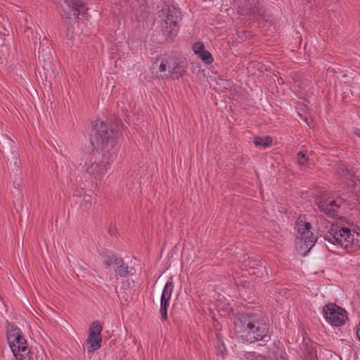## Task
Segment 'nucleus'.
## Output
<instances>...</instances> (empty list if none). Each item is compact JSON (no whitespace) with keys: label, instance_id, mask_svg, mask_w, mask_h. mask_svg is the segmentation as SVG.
Listing matches in <instances>:
<instances>
[{"label":"nucleus","instance_id":"6e6552de","mask_svg":"<svg viewBox=\"0 0 360 360\" xmlns=\"http://www.w3.org/2000/svg\"><path fill=\"white\" fill-rule=\"evenodd\" d=\"M326 320L333 326H340L347 319V311L335 304H328L323 307Z\"/></svg>","mask_w":360,"mask_h":360},{"label":"nucleus","instance_id":"a211bd4d","mask_svg":"<svg viewBox=\"0 0 360 360\" xmlns=\"http://www.w3.org/2000/svg\"><path fill=\"white\" fill-rule=\"evenodd\" d=\"M169 300H160V312L161 314L162 321L167 320V308L169 306Z\"/></svg>","mask_w":360,"mask_h":360},{"label":"nucleus","instance_id":"423d86ee","mask_svg":"<svg viewBox=\"0 0 360 360\" xmlns=\"http://www.w3.org/2000/svg\"><path fill=\"white\" fill-rule=\"evenodd\" d=\"M159 17L163 21L162 31L164 35L169 38L171 41L176 37L179 32V22L181 20V13L174 8L166 6L160 11Z\"/></svg>","mask_w":360,"mask_h":360},{"label":"nucleus","instance_id":"393cba45","mask_svg":"<svg viewBox=\"0 0 360 360\" xmlns=\"http://www.w3.org/2000/svg\"><path fill=\"white\" fill-rule=\"evenodd\" d=\"M297 162L300 165H304L308 161V158L306 157V154L303 152H299L297 155Z\"/></svg>","mask_w":360,"mask_h":360},{"label":"nucleus","instance_id":"5701e85b","mask_svg":"<svg viewBox=\"0 0 360 360\" xmlns=\"http://www.w3.org/2000/svg\"><path fill=\"white\" fill-rule=\"evenodd\" d=\"M193 51L195 55H200L205 49V46L201 42H196L193 45Z\"/></svg>","mask_w":360,"mask_h":360},{"label":"nucleus","instance_id":"f3484780","mask_svg":"<svg viewBox=\"0 0 360 360\" xmlns=\"http://www.w3.org/2000/svg\"><path fill=\"white\" fill-rule=\"evenodd\" d=\"M272 143V138L270 136H257L254 139V143L257 146H262L264 148L269 146Z\"/></svg>","mask_w":360,"mask_h":360},{"label":"nucleus","instance_id":"aec40b11","mask_svg":"<svg viewBox=\"0 0 360 360\" xmlns=\"http://www.w3.org/2000/svg\"><path fill=\"white\" fill-rule=\"evenodd\" d=\"M262 355L257 354L255 352H245L242 354V360H257L259 357H262Z\"/></svg>","mask_w":360,"mask_h":360},{"label":"nucleus","instance_id":"bb28decb","mask_svg":"<svg viewBox=\"0 0 360 360\" xmlns=\"http://www.w3.org/2000/svg\"><path fill=\"white\" fill-rule=\"evenodd\" d=\"M354 134L357 137L360 138V129H355L354 130Z\"/></svg>","mask_w":360,"mask_h":360},{"label":"nucleus","instance_id":"c85d7f7f","mask_svg":"<svg viewBox=\"0 0 360 360\" xmlns=\"http://www.w3.org/2000/svg\"><path fill=\"white\" fill-rule=\"evenodd\" d=\"M34 46H36V45H37V40H35V41L34 42Z\"/></svg>","mask_w":360,"mask_h":360},{"label":"nucleus","instance_id":"2eb2a0df","mask_svg":"<svg viewBox=\"0 0 360 360\" xmlns=\"http://www.w3.org/2000/svg\"><path fill=\"white\" fill-rule=\"evenodd\" d=\"M115 264L116 268L115 269L116 276L126 277L129 275V268L124 264L122 258H120Z\"/></svg>","mask_w":360,"mask_h":360},{"label":"nucleus","instance_id":"9b49d317","mask_svg":"<svg viewBox=\"0 0 360 360\" xmlns=\"http://www.w3.org/2000/svg\"><path fill=\"white\" fill-rule=\"evenodd\" d=\"M61 9L67 18H71L72 16L78 17L79 15H84L86 10L81 0H64L61 4Z\"/></svg>","mask_w":360,"mask_h":360},{"label":"nucleus","instance_id":"9d476101","mask_svg":"<svg viewBox=\"0 0 360 360\" xmlns=\"http://www.w3.org/2000/svg\"><path fill=\"white\" fill-rule=\"evenodd\" d=\"M319 210L327 217L336 218L339 216V212L342 201L340 200H333L321 197L315 200Z\"/></svg>","mask_w":360,"mask_h":360},{"label":"nucleus","instance_id":"b1692460","mask_svg":"<svg viewBox=\"0 0 360 360\" xmlns=\"http://www.w3.org/2000/svg\"><path fill=\"white\" fill-rule=\"evenodd\" d=\"M172 67L173 65L169 64V67L167 65H165V72H160V77L162 78H169L171 77V73L172 72Z\"/></svg>","mask_w":360,"mask_h":360},{"label":"nucleus","instance_id":"f8f14e48","mask_svg":"<svg viewBox=\"0 0 360 360\" xmlns=\"http://www.w3.org/2000/svg\"><path fill=\"white\" fill-rule=\"evenodd\" d=\"M238 12L243 15H264V11L260 6L259 0H242L238 6Z\"/></svg>","mask_w":360,"mask_h":360},{"label":"nucleus","instance_id":"20e7f679","mask_svg":"<svg viewBox=\"0 0 360 360\" xmlns=\"http://www.w3.org/2000/svg\"><path fill=\"white\" fill-rule=\"evenodd\" d=\"M7 333L8 345L16 360H37V355L28 348L27 340L18 327L9 324Z\"/></svg>","mask_w":360,"mask_h":360},{"label":"nucleus","instance_id":"4468645a","mask_svg":"<svg viewBox=\"0 0 360 360\" xmlns=\"http://www.w3.org/2000/svg\"><path fill=\"white\" fill-rule=\"evenodd\" d=\"M316 221H317V229H318V233L317 234L319 236V238L323 237V235L328 231L326 229L330 226V222L329 221L326 220L325 218H323L321 216L316 217Z\"/></svg>","mask_w":360,"mask_h":360},{"label":"nucleus","instance_id":"f257e3e1","mask_svg":"<svg viewBox=\"0 0 360 360\" xmlns=\"http://www.w3.org/2000/svg\"><path fill=\"white\" fill-rule=\"evenodd\" d=\"M122 125L120 120L116 122L117 129H109L108 126L103 121L97 120L94 125V134L91 137V144H96L102 149V155L96 148L92 150L89 154H85L83 158V171L89 177L101 180L107 174L110 165L117 157L115 150L113 149L115 141V139L120 133L119 126Z\"/></svg>","mask_w":360,"mask_h":360},{"label":"nucleus","instance_id":"7ed1b4c3","mask_svg":"<svg viewBox=\"0 0 360 360\" xmlns=\"http://www.w3.org/2000/svg\"><path fill=\"white\" fill-rule=\"evenodd\" d=\"M323 239L328 250L332 246L340 247L348 252L360 249V233L337 224H330L329 230L323 235Z\"/></svg>","mask_w":360,"mask_h":360},{"label":"nucleus","instance_id":"0eeeda50","mask_svg":"<svg viewBox=\"0 0 360 360\" xmlns=\"http://www.w3.org/2000/svg\"><path fill=\"white\" fill-rule=\"evenodd\" d=\"M173 65L170 79L172 80L179 79L185 74L187 69V62L185 58H177L172 56H165L158 58L153 64V68H158L159 72L165 71V65L169 67Z\"/></svg>","mask_w":360,"mask_h":360},{"label":"nucleus","instance_id":"4be33fe9","mask_svg":"<svg viewBox=\"0 0 360 360\" xmlns=\"http://www.w3.org/2000/svg\"><path fill=\"white\" fill-rule=\"evenodd\" d=\"M80 205L84 210L89 209L91 206V197L89 195H84L82 198Z\"/></svg>","mask_w":360,"mask_h":360},{"label":"nucleus","instance_id":"412c9836","mask_svg":"<svg viewBox=\"0 0 360 360\" xmlns=\"http://www.w3.org/2000/svg\"><path fill=\"white\" fill-rule=\"evenodd\" d=\"M198 57L200 58L206 64H211L214 60L211 53L206 50H204L200 55H198Z\"/></svg>","mask_w":360,"mask_h":360},{"label":"nucleus","instance_id":"f03ea898","mask_svg":"<svg viewBox=\"0 0 360 360\" xmlns=\"http://www.w3.org/2000/svg\"><path fill=\"white\" fill-rule=\"evenodd\" d=\"M234 326L236 335L243 342L254 343L269 338L267 319L262 314H240L235 320Z\"/></svg>","mask_w":360,"mask_h":360},{"label":"nucleus","instance_id":"cd10ccee","mask_svg":"<svg viewBox=\"0 0 360 360\" xmlns=\"http://www.w3.org/2000/svg\"><path fill=\"white\" fill-rule=\"evenodd\" d=\"M356 336H357L358 339L360 340V321H359V325L357 326Z\"/></svg>","mask_w":360,"mask_h":360},{"label":"nucleus","instance_id":"dca6fc26","mask_svg":"<svg viewBox=\"0 0 360 360\" xmlns=\"http://www.w3.org/2000/svg\"><path fill=\"white\" fill-rule=\"evenodd\" d=\"M173 289H174L173 282L172 281H168L166 283L165 288L163 289V291H162V293L161 295V299L169 300L171 298L172 293L173 292Z\"/></svg>","mask_w":360,"mask_h":360},{"label":"nucleus","instance_id":"6ab92c4d","mask_svg":"<svg viewBox=\"0 0 360 360\" xmlns=\"http://www.w3.org/2000/svg\"><path fill=\"white\" fill-rule=\"evenodd\" d=\"M119 259H120L119 257H117V256H115L113 254L106 255L105 257L103 264L106 268H109L112 264L115 265L116 262H117V260H118Z\"/></svg>","mask_w":360,"mask_h":360},{"label":"nucleus","instance_id":"39448f33","mask_svg":"<svg viewBox=\"0 0 360 360\" xmlns=\"http://www.w3.org/2000/svg\"><path fill=\"white\" fill-rule=\"evenodd\" d=\"M311 229V225L309 222L303 221L300 218L298 219L296 248L303 256L307 255L319 238L318 236H315Z\"/></svg>","mask_w":360,"mask_h":360},{"label":"nucleus","instance_id":"1a4fd4ad","mask_svg":"<svg viewBox=\"0 0 360 360\" xmlns=\"http://www.w3.org/2000/svg\"><path fill=\"white\" fill-rule=\"evenodd\" d=\"M103 327L98 321H94L89 330L86 346L88 353H92L101 347Z\"/></svg>","mask_w":360,"mask_h":360},{"label":"nucleus","instance_id":"a878e982","mask_svg":"<svg viewBox=\"0 0 360 360\" xmlns=\"http://www.w3.org/2000/svg\"><path fill=\"white\" fill-rule=\"evenodd\" d=\"M217 354L224 356V353L226 352V348L223 342H219L217 345Z\"/></svg>","mask_w":360,"mask_h":360},{"label":"nucleus","instance_id":"ddd939ff","mask_svg":"<svg viewBox=\"0 0 360 360\" xmlns=\"http://www.w3.org/2000/svg\"><path fill=\"white\" fill-rule=\"evenodd\" d=\"M337 172L339 175H340L343 179L347 181H351L352 183H354V172L349 169L347 165L343 162H340L338 164L337 167Z\"/></svg>","mask_w":360,"mask_h":360}]
</instances>
